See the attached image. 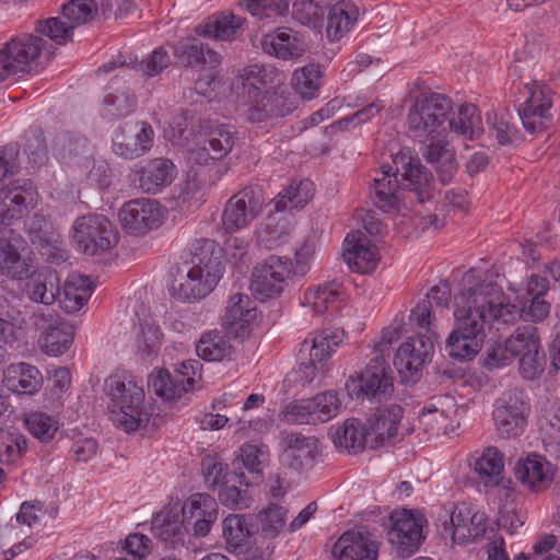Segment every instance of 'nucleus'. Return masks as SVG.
<instances>
[{
    "instance_id": "nucleus-1",
    "label": "nucleus",
    "mask_w": 560,
    "mask_h": 560,
    "mask_svg": "<svg viewBox=\"0 0 560 560\" xmlns=\"http://www.w3.org/2000/svg\"><path fill=\"white\" fill-rule=\"evenodd\" d=\"M410 100L406 118L408 135L420 144L422 158L445 185L458 167L450 133L468 140L478 137L482 131L479 110L472 104H464L455 113L448 96L430 90L411 94Z\"/></svg>"
},
{
    "instance_id": "nucleus-2",
    "label": "nucleus",
    "mask_w": 560,
    "mask_h": 560,
    "mask_svg": "<svg viewBox=\"0 0 560 560\" xmlns=\"http://www.w3.org/2000/svg\"><path fill=\"white\" fill-rule=\"evenodd\" d=\"M454 330L480 343H483L489 323L510 324L511 314L516 312L502 288L488 280V273L483 278L476 277L475 270L464 275L459 292L454 296Z\"/></svg>"
},
{
    "instance_id": "nucleus-3",
    "label": "nucleus",
    "mask_w": 560,
    "mask_h": 560,
    "mask_svg": "<svg viewBox=\"0 0 560 560\" xmlns=\"http://www.w3.org/2000/svg\"><path fill=\"white\" fill-rule=\"evenodd\" d=\"M74 27L63 15L38 21L36 34L22 33L11 37L0 48V83L30 74L43 59L52 55V46L43 36L57 45L72 39Z\"/></svg>"
},
{
    "instance_id": "nucleus-4",
    "label": "nucleus",
    "mask_w": 560,
    "mask_h": 560,
    "mask_svg": "<svg viewBox=\"0 0 560 560\" xmlns=\"http://www.w3.org/2000/svg\"><path fill=\"white\" fill-rule=\"evenodd\" d=\"M400 190L413 192L420 203L433 196L431 172L409 150L397 152L393 165H382L380 176L370 187V197L375 207L387 212L398 206Z\"/></svg>"
},
{
    "instance_id": "nucleus-5",
    "label": "nucleus",
    "mask_w": 560,
    "mask_h": 560,
    "mask_svg": "<svg viewBox=\"0 0 560 560\" xmlns=\"http://www.w3.org/2000/svg\"><path fill=\"white\" fill-rule=\"evenodd\" d=\"M105 393L113 405L109 406L114 415L116 427L126 432H133L145 427L152 416L144 407V390L131 377L110 375L105 381Z\"/></svg>"
},
{
    "instance_id": "nucleus-6",
    "label": "nucleus",
    "mask_w": 560,
    "mask_h": 560,
    "mask_svg": "<svg viewBox=\"0 0 560 560\" xmlns=\"http://www.w3.org/2000/svg\"><path fill=\"white\" fill-rule=\"evenodd\" d=\"M222 277V266L218 258L196 257L185 276L172 283V295L182 302H196L213 291Z\"/></svg>"
},
{
    "instance_id": "nucleus-7",
    "label": "nucleus",
    "mask_w": 560,
    "mask_h": 560,
    "mask_svg": "<svg viewBox=\"0 0 560 560\" xmlns=\"http://www.w3.org/2000/svg\"><path fill=\"white\" fill-rule=\"evenodd\" d=\"M487 517L466 503H447L439 513L436 523L451 535L453 542L466 545L476 541L487 532Z\"/></svg>"
},
{
    "instance_id": "nucleus-8",
    "label": "nucleus",
    "mask_w": 560,
    "mask_h": 560,
    "mask_svg": "<svg viewBox=\"0 0 560 560\" xmlns=\"http://www.w3.org/2000/svg\"><path fill=\"white\" fill-rule=\"evenodd\" d=\"M393 381V371L385 358L373 355L364 371L348 378L346 388L355 399L368 398L381 402L392 396Z\"/></svg>"
},
{
    "instance_id": "nucleus-9",
    "label": "nucleus",
    "mask_w": 560,
    "mask_h": 560,
    "mask_svg": "<svg viewBox=\"0 0 560 560\" xmlns=\"http://www.w3.org/2000/svg\"><path fill=\"white\" fill-rule=\"evenodd\" d=\"M505 349L510 357L518 358V371L525 380H535L545 371L546 354L535 326L516 328L505 339Z\"/></svg>"
},
{
    "instance_id": "nucleus-10",
    "label": "nucleus",
    "mask_w": 560,
    "mask_h": 560,
    "mask_svg": "<svg viewBox=\"0 0 560 560\" xmlns=\"http://www.w3.org/2000/svg\"><path fill=\"white\" fill-rule=\"evenodd\" d=\"M260 74L257 66L245 70L243 93L248 98L247 117L253 122L264 121L271 117H283L291 113L295 105L283 93L261 92L254 81Z\"/></svg>"
},
{
    "instance_id": "nucleus-11",
    "label": "nucleus",
    "mask_w": 560,
    "mask_h": 560,
    "mask_svg": "<svg viewBox=\"0 0 560 560\" xmlns=\"http://www.w3.org/2000/svg\"><path fill=\"white\" fill-rule=\"evenodd\" d=\"M73 240L89 256H95L113 248L118 243V232L103 214L89 213L79 217L72 225Z\"/></svg>"
},
{
    "instance_id": "nucleus-12",
    "label": "nucleus",
    "mask_w": 560,
    "mask_h": 560,
    "mask_svg": "<svg viewBox=\"0 0 560 560\" xmlns=\"http://www.w3.org/2000/svg\"><path fill=\"white\" fill-rule=\"evenodd\" d=\"M551 90L537 82L527 83L521 92L523 101L516 100L517 114L524 129L530 135L547 130L551 124Z\"/></svg>"
},
{
    "instance_id": "nucleus-13",
    "label": "nucleus",
    "mask_w": 560,
    "mask_h": 560,
    "mask_svg": "<svg viewBox=\"0 0 560 560\" xmlns=\"http://www.w3.org/2000/svg\"><path fill=\"white\" fill-rule=\"evenodd\" d=\"M528 413L523 390L516 387L505 390L495 400L492 412L498 435L501 439L520 436L527 425Z\"/></svg>"
},
{
    "instance_id": "nucleus-14",
    "label": "nucleus",
    "mask_w": 560,
    "mask_h": 560,
    "mask_svg": "<svg viewBox=\"0 0 560 560\" xmlns=\"http://www.w3.org/2000/svg\"><path fill=\"white\" fill-rule=\"evenodd\" d=\"M342 342V336L331 330L310 334L301 343L298 360L301 377L311 383L317 373L324 370L325 361L331 354L334 347Z\"/></svg>"
},
{
    "instance_id": "nucleus-15",
    "label": "nucleus",
    "mask_w": 560,
    "mask_h": 560,
    "mask_svg": "<svg viewBox=\"0 0 560 560\" xmlns=\"http://www.w3.org/2000/svg\"><path fill=\"white\" fill-rule=\"evenodd\" d=\"M425 523L420 512L401 510L390 514L387 535L398 557L408 558L419 549L424 539L422 527Z\"/></svg>"
},
{
    "instance_id": "nucleus-16",
    "label": "nucleus",
    "mask_w": 560,
    "mask_h": 560,
    "mask_svg": "<svg viewBox=\"0 0 560 560\" xmlns=\"http://www.w3.org/2000/svg\"><path fill=\"white\" fill-rule=\"evenodd\" d=\"M237 140L233 126H211L203 138L188 150V160L198 165H212L225 158Z\"/></svg>"
},
{
    "instance_id": "nucleus-17",
    "label": "nucleus",
    "mask_w": 560,
    "mask_h": 560,
    "mask_svg": "<svg viewBox=\"0 0 560 560\" xmlns=\"http://www.w3.org/2000/svg\"><path fill=\"white\" fill-rule=\"evenodd\" d=\"M434 350L431 336L416 335L407 339L396 351L394 365L404 383H415Z\"/></svg>"
},
{
    "instance_id": "nucleus-18",
    "label": "nucleus",
    "mask_w": 560,
    "mask_h": 560,
    "mask_svg": "<svg viewBox=\"0 0 560 560\" xmlns=\"http://www.w3.org/2000/svg\"><path fill=\"white\" fill-rule=\"evenodd\" d=\"M265 199L259 186H247L233 195L222 214V223L228 232L248 225L261 211Z\"/></svg>"
},
{
    "instance_id": "nucleus-19",
    "label": "nucleus",
    "mask_w": 560,
    "mask_h": 560,
    "mask_svg": "<svg viewBox=\"0 0 560 560\" xmlns=\"http://www.w3.org/2000/svg\"><path fill=\"white\" fill-rule=\"evenodd\" d=\"M291 275V261L280 256H269L266 261L257 266L252 273L250 289L260 300L279 295Z\"/></svg>"
},
{
    "instance_id": "nucleus-20",
    "label": "nucleus",
    "mask_w": 560,
    "mask_h": 560,
    "mask_svg": "<svg viewBox=\"0 0 560 560\" xmlns=\"http://www.w3.org/2000/svg\"><path fill=\"white\" fill-rule=\"evenodd\" d=\"M24 240L12 229L0 228V275L11 280L30 276L31 259L25 254Z\"/></svg>"
},
{
    "instance_id": "nucleus-21",
    "label": "nucleus",
    "mask_w": 560,
    "mask_h": 560,
    "mask_svg": "<svg viewBox=\"0 0 560 560\" xmlns=\"http://www.w3.org/2000/svg\"><path fill=\"white\" fill-rule=\"evenodd\" d=\"M122 229L131 235H144L156 229L162 221V211L156 201L133 199L124 205L119 211Z\"/></svg>"
},
{
    "instance_id": "nucleus-22",
    "label": "nucleus",
    "mask_w": 560,
    "mask_h": 560,
    "mask_svg": "<svg viewBox=\"0 0 560 560\" xmlns=\"http://www.w3.org/2000/svg\"><path fill=\"white\" fill-rule=\"evenodd\" d=\"M218 503L210 494L190 495L182 509L186 529L191 528L195 537H206L218 520Z\"/></svg>"
},
{
    "instance_id": "nucleus-23",
    "label": "nucleus",
    "mask_w": 560,
    "mask_h": 560,
    "mask_svg": "<svg viewBox=\"0 0 560 560\" xmlns=\"http://www.w3.org/2000/svg\"><path fill=\"white\" fill-rule=\"evenodd\" d=\"M342 257L351 270L370 273L377 266L378 252L363 232L355 231L346 236Z\"/></svg>"
},
{
    "instance_id": "nucleus-24",
    "label": "nucleus",
    "mask_w": 560,
    "mask_h": 560,
    "mask_svg": "<svg viewBox=\"0 0 560 560\" xmlns=\"http://www.w3.org/2000/svg\"><path fill=\"white\" fill-rule=\"evenodd\" d=\"M402 415V408L396 404L376 409L371 423L370 451L386 448L395 444Z\"/></svg>"
},
{
    "instance_id": "nucleus-25",
    "label": "nucleus",
    "mask_w": 560,
    "mask_h": 560,
    "mask_svg": "<svg viewBox=\"0 0 560 560\" xmlns=\"http://www.w3.org/2000/svg\"><path fill=\"white\" fill-rule=\"evenodd\" d=\"M556 466L546 457H520L514 467L515 478L527 489L539 492L553 481Z\"/></svg>"
},
{
    "instance_id": "nucleus-26",
    "label": "nucleus",
    "mask_w": 560,
    "mask_h": 560,
    "mask_svg": "<svg viewBox=\"0 0 560 560\" xmlns=\"http://www.w3.org/2000/svg\"><path fill=\"white\" fill-rule=\"evenodd\" d=\"M137 106V97L121 77H114L105 88L102 114L109 119H118L131 114Z\"/></svg>"
},
{
    "instance_id": "nucleus-27",
    "label": "nucleus",
    "mask_w": 560,
    "mask_h": 560,
    "mask_svg": "<svg viewBox=\"0 0 560 560\" xmlns=\"http://www.w3.org/2000/svg\"><path fill=\"white\" fill-rule=\"evenodd\" d=\"M136 131L121 128L113 140V152L127 160L136 159L149 151L153 143L154 131L147 121L136 124Z\"/></svg>"
},
{
    "instance_id": "nucleus-28",
    "label": "nucleus",
    "mask_w": 560,
    "mask_h": 560,
    "mask_svg": "<svg viewBox=\"0 0 560 560\" xmlns=\"http://www.w3.org/2000/svg\"><path fill=\"white\" fill-rule=\"evenodd\" d=\"M257 319V310L250 298L243 293L232 295L223 317V326L235 338L246 337Z\"/></svg>"
},
{
    "instance_id": "nucleus-29",
    "label": "nucleus",
    "mask_w": 560,
    "mask_h": 560,
    "mask_svg": "<svg viewBox=\"0 0 560 560\" xmlns=\"http://www.w3.org/2000/svg\"><path fill=\"white\" fill-rule=\"evenodd\" d=\"M334 560H377V545L361 532L343 533L331 549Z\"/></svg>"
},
{
    "instance_id": "nucleus-30",
    "label": "nucleus",
    "mask_w": 560,
    "mask_h": 560,
    "mask_svg": "<svg viewBox=\"0 0 560 560\" xmlns=\"http://www.w3.org/2000/svg\"><path fill=\"white\" fill-rule=\"evenodd\" d=\"M174 56L184 67H207L213 69L221 63L220 55L195 37L182 38L174 46Z\"/></svg>"
},
{
    "instance_id": "nucleus-31",
    "label": "nucleus",
    "mask_w": 560,
    "mask_h": 560,
    "mask_svg": "<svg viewBox=\"0 0 560 560\" xmlns=\"http://www.w3.org/2000/svg\"><path fill=\"white\" fill-rule=\"evenodd\" d=\"M43 375L39 370L26 362L10 364L3 373L2 383L12 393L34 395L43 386Z\"/></svg>"
},
{
    "instance_id": "nucleus-32",
    "label": "nucleus",
    "mask_w": 560,
    "mask_h": 560,
    "mask_svg": "<svg viewBox=\"0 0 560 560\" xmlns=\"http://www.w3.org/2000/svg\"><path fill=\"white\" fill-rule=\"evenodd\" d=\"M330 430L332 443L337 448L354 454L370 450L372 435L361 420L349 418L341 425Z\"/></svg>"
},
{
    "instance_id": "nucleus-33",
    "label": "nucleus",
    "mask_w": 560,
    "mask_h": 560,
    "mask_svg": "<svg viewBox=\"0 0 560 560\" xmlns=\"http://www.w3.org/2000/svg\"><path fill=\"white\" fill-rule=\"evenodd\" d=\"M245 19L231 12H221L209 16L195 27V34L218 40H233L243 31Z\"/></svg>"
},
{
    "instance_id": "nucleus-34",
    "label": "nucleus",
    "mask_w": 560,
    "mask_h": 560,
    "mask_svg": "<svg viewBox=\"0 0 560 560\" xmlns=\"http://www.w3.org/2000/svg\"><path fill=\"white\" fill-rule=\"evenodd\" d=\"M24 292L30 301L52 305L59 295L60 279L56 270L44 268L26 278Z\"/></svg>"
},
{
    "instance_id": "nucleus-35",
    "label": "nucleus",
    "mask_w": 560,
    "mask_h": 560,
    "mask_svg": "<svg viewBox=\"0 0 560 560\" xmlns=\"http://www.w3.org/2000/svg\"><path fill=\"white\" fill-rule=\"evenodd\" d=\"M176 176V166L168 159L149 160L138 171L139 188L148 194H156L172 184Z\"/></svg>"
},
{
    "instance_id": "nucleus-36",
    "label": "nucleus",
    "mask_w": 560,
    "mask_h": 560,
    "mask_svg": "<svg viewBox=\"0 0 560 560\" xmlns=\"http://www.w3.org/2000/svg\"><path fill=\"white\" fill-rule=\"evenodd\" d=\"M195 377L172 376L167 371L159 370L149 375V392L162 398L164 401H171L179 398L184 393L190 390L194 386Z\"/></svg>"
},
{
    "instance_id": "nucleus-37",
    "label": "nucleus",
    "mask_w": 560,
    "mask_h": 560,
    "mask_svg": "<svg viewBox=\"0 0 560 560\" xmlns=\"http://www.w3.org/2000/svg\"><path fill=\"white\" fill-rule=\"evenodd\" d=\"M93 288L88 277L81 275L70 276L63 284L62 292L59 291V303L67 313L80 311L92 294Z\"/></svg>"
},
{
    "instance_id": "nucleus-38",
    "label": "nucleus",
    "mask_w": 560,
    "mask_h": 560,
    "mask_svg": "<svg viewBox=\"0 0 560 560\" xmlns=\"http://www.w3.org/2000/svg\"><path fill=\"white\" fill-rule=\"evenodd\" d=\"M264 51L278 58L290 59L301 56L304 43L291 34V30H278L275 34H267L261 39Z\"/></svg>"
},
{
    "instance_id": "nucleus-39",
    "label": "nucleus",
    "mask_w": 560,
    "mask_h": 560,
    "mask_svg": "<svg viewBox=\"0 0 560 560\" xmlns=\"http://www.w3.org/2000/svg\"><path fill=\"white\" fill-rule=\"evenodd\" d=\"M358 20V11L351 2L341 1L332 5L327 14L326 33L331 42L339 40Z\"/></svg>"
},
{
    "instance_id": "nucleus-40",
    "label": "nucleus",
    "mask_w": 560,
    "mask_h": 560,
    "mask_svg": "<svg viewBox=\"0 0 560 560\" xmlns=\"http://www.w3.org/2000/svg\"><path fill=\"white\" fill-rule=\"evenodd\" d=\"M185 521L176 512L161 511L152 520L151 532L165 544L175 547L184 537Z\"/></svg>"
},
{
    "instance_id": "nucleus-41",
    "label": "nucleus",
    "mask_w": 560,
    "mask_h": 560,
    "mask_svg": "<svg viewBox=\"0 0 560 560\" xmlns=\"http://www.w3.org/2000/svg\"><path fill=\"white\" fill-rule=\"evenodd\" d=\"M73 337L74 327L61 318L54 327L42 332L39 341L46 353L57 357L71 347Z\"/></svg>"
},
{
    "instance_id": "nucleus-42",
    "label": "nucleus",
    "mask_w": 560,
    "mask_h": 560,
    "mask_svg": "<svg viewBox=\"0 0 560 560\" xmlns=\"http://www.w3.org/2000/svg\"><path fill=\"white\" fill-rule=\"evenodd\" d=\"M313 183L308 179L293 183L275 200V209L277 211H285L303 208L313 197Z\"/></svg>"
},
{
    "instance_id": "nucleus-43",
    "label": "nucleus",
    "mask_w": 560,
    "mask_h": 560,
    "mask_svg": "<svg viewBox=\"0 0 560 560\" xmlns=\"http://www.w3.org/2000/svg\"><path fill=\"white\" fill-rule=\"evenodd\" d=\"M341 284L337 281L319 284L304 293L303 303L312 307L315 314H323L337 302Z\"/></svg>"
},
{
    "instance_id": "nucleus-44",
    "label": "nucleus",
    "mask_w": 560,
    "mask_h": 560,
    "mask_svg": "<svg viewBox=\"0 0 560 560\" xmlns=\"http://www.w3.org/2000/svg\"><path fill=\"white\" fill-rule=\"evenodd\" d=\"M322 75L319 66L307 65L294 71L292 86L302 98L312 100L318 93Z\"/></svg>"
},
{
    "instance_id": "nucleus-45",
    "label": "nucleus",
    "mask_w": 560,
    "mask_h": 560,
    "mask_svg": "<svg viewBox=\"0 0 560 560\" xmlns=\"http://www.w3.org/2000/svg\"><path fill=\"white\" fill-rule=\"evenodd\" d=\"M482 343L474 338L452 330L445 341L447 355L456 361L464 362L472 360L480 351Z\"/></svg>"
},
{
    "instance_id": "nucleus-46",
    "label": "nucleus",
    "mask_w": 560,
    "mask_h": 560,
    "mask_svg": "<svg viewBox=\"0 0 560 560\" xmlns=\"http://www.w3.org/2000/svg\"><path fill=\"white\" fill-rule=\"evenodd\" d=\"M258 535L265 539H275L285 525L287 510L270 503L259 515Z\"/></svg>"
},
{
    "instance_id": "nucleus-47",
    "label": "nucleus",
    "mask_w": 560,
    "mask_h": 560,
    "mask_svg": "<svg viewBox=\"0 0 560 560\" xmlns=\"http://www.w3.org/2000/svg\"><path fill=\"white\" fill-rule=\"evenodd\" d=\"M229 351L230 346L219 331L203 334L196 346L197 354L205 361H220Z\"/></svg>"
},
{
    "instance_id": "nucleus-48",
    "label": "nucleus",
    "mask_w": 560,
    "mask_h": 560,
    "mask_svg": "<svg viewBox=\"0 0 560 560\" xmlns=\"http://www.w3.org/2000/svg\"><path fill=\"white\" fill-rule=\"evenodd\" d=\"M162 334L160 328L151 323L141 322L136 335L137 353L142 358H149L160 349Z\"/></svg>"
},
{
    "instance_id": "nucleus-49",
    "label": "nucleus",
    "mask_w": 560,
    "mask_h": 560,
    "mask_svg": "<svg viewBox=\"0 0 560 560\" xmlns=\"http://www.w3.org/2000/svg\"><path fill=\"white\" fill-rule=\"evenodd\" d=\"M280 445L283 452H296L302 455H315L322 452L320 441L314 435H304L299 432H282Z\"/></svg>"
},
{
    "instance_id": "nucleus-50",
    "label": "nucleus",
    "mask_w": 560,
    "mask_h": 560,
    "mask_svg": "<svg viewBox=\"0 0 560 560\" xmlns=\"http://www.w3.org/2000/svg\"><path fill=\"white\" fill-rule=\"evenodd\" d=\"M24 153L33 168H39L48 161V150L44 132L39 128H32L25 136Z\"/></svg>"
},
{
    "instance_id": "nucleus-51",
    "label": "nucleus",
    "mask_w": 560,
    "mask_h": 560,
    "mask_svg": "<svg viewBox=\"0 0 560 560\" xmlns=\"http://www.w3.org/2000/svg\"><path fill=\"white\" fill-rule=\"evenodd\" d=\"M469 465L478 474L485 487H497L503 482L501 477L504 468L502 457H476L475 462Z\"/></svg>"
},
{
    "instance_id": "nucleus-52",
    "label": "nucleus",
    "mask_w": 560,
    "mask_h": 560,
    "mask_svg": "<svg viewBox=\"0 0 560 560\" xmlns=\"http://www.w3.org/2000/svg\"><path fill=\"white\" fill-rule=\"evenodd\" d=\"M22 192H25V196H21L20 194L14 191L11 192V195L7 194V198H9L11 202L14 205L12 206V208L4 209V197L2 196H4L5 192L0 191V224H10L12 220H18L21 217H23V214L28 211L30 207H32V189L28 188L27 191V188L25 189L24 187L22 189Z\"/></svg>"
},
{
    "instance_id": "nucleus-53",
    "label": "nucleus",
    "mask_w": 560,
    "mask_h": 560,
    "mask_svg": "<svg viewBox=\"0 0 560 560\" xmlns=\"http://www.w3.org/2000/svg\"><path fill=\"white\" fill-rule=\"evenodd\" d=\"M97 12V0H71L62 8L63 19L74 28L90 22Z\"/></svg>"
},
{
    "instance_id": "nucleus-54",
    "label": "nucleus",
    "mask_w": 560,
    "mask_h": 560,
    "mask_svg": "<svg viewBox=\"0 0 560 560\" xmlns=\"http://www.w3.org/2000/svg\"><path fill=\"white\" fill-rule=\"evenodd\" d=\"M312 405V411L317 422H327L339 412L341 402L336 392L328 390L317 394L314 398L308 399Z\"/></svg>"
},
{
    "instance_id": "nucleus-55",
    "label": "nucleus",
    "mask_w": 560,
    "mask_h": 560,
    "mask_svg": "<svg viewBox=\"0 0 560 560\" xmlns=\"http://www.w3.org/2000/svg\"><path fill=\"white\" fill-rule=\"evenodd\" d=\"M249 534L244 516L230 514L223 520L222 535L230 547H242L249 538Z\"/></svg>"
},
{
    "instance_id": "nucleus-56",
    "label": "nucleus",
    "mask_w": 560,
    "mask_h": 560,
    "mask_svg": "<svg viewBox=\"0 0 560 560\" xmlns=\"http://www.w3.org/2000/svg\"><path fill=\"white\" fill-rule=\"evenodd\" d=\"M27 430L38 440L48 442L58 430V421L42 411H33L25 418Z\"/></svg>"
},
{
    "instance_id": "nucleus-57",
    "label": "nucleus",
    "mask_w": 560,
    "mask_h": 560,
    "mask_svg": "<svg viewBox=\"0 0 560 560\" xmlns=\"http://www.w3.org/2000/svg\"><path fill=\"white\" fill-rule=\"evenodd\" d=\"M292 16L302 25L316 30L322 25L323 10L314 0H295Z\"/></svg>"
},
{
    "instance_id": "nucleus-58",
    "label": "nucleus",
    "mask_w": 560,
    "mask_h": 560,
    "mask_svg": "<svg viewBox=\"0 0 560 560\" xmlns=\"http://www.w3.org/2000/svg\"><path fill=\"white\" fill-rule=\"evenodd\" d=\"M515 308V314H511V322L513 323L516 318H522L526 322L530 320L534 323L544 320L550 312V304L541 299V296H533L529 304H524L522 307L511 304Z\"/></svg>"
},
{
    "instance_id": "nucleus-59",
    "label": "nucleus",
    "mask_w": 560,
    "mask_h": 560,
    "mask_svg": "<svg viewBox=\"0 0 560 560\" xmlns=\"http://www.w3.org/2000/svg\"><path fill=\"white\" fill-rule=\"evenodd\" d=\"M247 11L259 19L284 15L289 12V0H244Z\"/></svg>"
},
{
    "instance_id": "nucleus-60",
    "label": "nucleus",
    "mask_w": 560,
    "mask_h": 560,
    "mask_svg": "<svg viewBox=\"0 0 560 560\" xmlns=\"http://www.w3.org/2000/svg\"><path fill=\"white\" fill-rule=\"evenodd\" d=\"M219 500L222 505L232 510L248 509L253 504V497L247 487L240 488L235 485H224L219 491Z\"/></svg>"
},
{
    "instance_id": "nucleus-61",
    "label": "nucleus",
    "mask_w": 560,
    "mask_h": 560,
    "mask_svg": "<svg viewBox=\"0 0 560 560\" xmlns=\"http://www.w3.org/2000/svg\"><path fill=\"white\" fill-rule=\"evenodd\" d=\"M308 400L289 404L281 412V419L289 424H315V417Z\"/></svg>"
},
{
    "instance_id": "nucleus-62",
    "label": "nucleus",
    "mask_w": 560,
    "mask_h": 560,
    "mask_svg": "<svg viewBox=\"0 0 560 560\" xmlns=\"http://www.w3.org/2000/svg\"><path fill=\"white\" fill-rule=\"evenodd\" d=\"M170 65V57L163 47L154 49L142 61L133 66V69L140 71L145 77L160 74Z\"/></svg>"
},
{
    "instance_id": "nucleus-63",
    "label": "nucleus",
    "mask_w": 560,
    "mask_h": 560,
    "mask_svg": "<svg viewBox=\"0 0 560 560\" xmlns=\"http://www.w3.org/2000/svg\"><path fill=\"white\" fill-rule=\"evenodd\" d=\"M205 480L209 487H215L223 482V486L232 480L229 468L218 457H208L202 464Z\"/></svg>"
},
{
    "instance_id": "nucleus-64",
    "label": "nucleus",
    "mask_w": 560,
    "mask_h": 560,
    "mask_svg": "<svg viewBox=\"0 0 560 560\" xmlns=\"http://www.w3.org/2000/svg\"><path fill=\"white\" fill-rule=\"evenodd\" d=\"M153 544L152 540L139 533L129 534L125 539L124 549L130 556H133L138 559H144L152 551Z\"/></svg>"
}]
</instances>
